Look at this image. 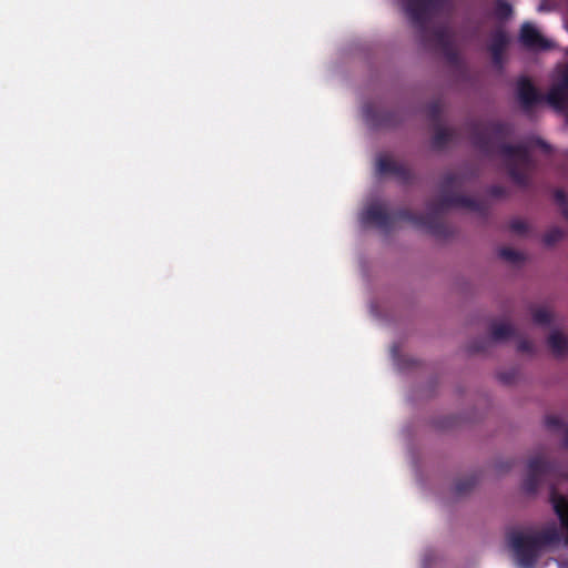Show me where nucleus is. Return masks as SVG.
Segmentation results:
<instances>
[{"label": "nucleus", "mask_w": 568, "mask_h": 568, "mask_svg": "<svg viewBox=\"0 0 568 568\" xmlns=\"http://www.w3.org/2000/svg\"><path fill=\"white\" fill-rule=\"evenodd\" d=\"M513 131V125L503 121L473 123L470 139L474 146L483 154L488 156L500 155L505 161L511 181L520 187H527L530 183V174L535 169V162L526 145H513L505 142Z\"/></svg>", "instance_id": "1"}, {"label": "nucleus", "mask_w": 568, "mask_h": 568, "mask_svg": "<svg viewBox=\"0 0 568 568\" xmlns=\"http://www.w3.org/2000/svg\"><path fill=\"white\" fill-rule=\"evenodd\" d=\"M462 186L460 178L455 173H446L440 182L442 195L437 200H430L426 206V214L414 213L408 209L394 212L393 226L396 221H404L418 229H424L436 237L446 239L450 235L448 225L442 220V214L452 207H465L474 212L485 213L486 205L483 201L453 192Z\"/></svg>", "instance_id": "2"}, {"label": "nucleus", "mask_w": 568, "mask_h": 568, "mask_svg": "<svg viewBox=\"0 0 568 568\" xmlns=\"http://www.w3.org/2000/svg\"><path fill=\"white\" fill-rule=\"evenodd\" d=\"M566 477H568V474L556 462L547 460L544 457H534L528 462L523 489L525 493L532 495L537 491L541 481L552 483ZM549 499L562 529L567 532L564 542L568 546V499L557 491L554 484H551Z\"/></svg>", "instance_id": "3"}, {"label": "nucleus", "mask_w": 568, "mask_h": 568, "mask_svg": "<svg viewBox=\"0 0 568 568\" xmlns=\"http://www.w3.org/2000/svg\"><path fill=\"white\" fill-rule=\"evenodd\" d=\"M445 0H407L405 12L413 26L417 29L423 44L433 45L446 53L452 50V37L448 27L438 26L429 28V9L442 4Z\"/></svg>", "instance_id": "4"}, {"label": "nucleus", "mask_w": 568, "mask_h": 568, "mask_svg": "<svg viewBox=\"0 0 568 568\" xmlns=\"http://www.w3.org/2000/svg\"><path fill=\"white\" fill-rule=\"evenodd\" d=\"M507 539L519 566L534 568L541 551L548 546L558 544L561 540V535L557 526L550 524L541 531L531 535L511 530L507 534Z\"/></svg>", "instance_id": "5"}, {"label": "nucleus", "mask_w": 568, "mask_h": 568, "mask_svg": "<svg viewBox=\"0 0 568 568\" xmlns=\"http://www.w3.org/2000/svg\"><path fill=\"white\" fill-rule=\"evenodd\" d=\"M362 220L365 224H373L376 227L388 232L393 229V215L378 203H373L363 212Z\"/></svg>", "instance_id": "6"}, {"label": "nucleus", "mask_w": 568, "mask_h": 568, "mask_svg": "<svg viewBox=\"0 0 568 568\" xmlns=\"http://www.w3.org/2000/svg\"><path fill=\"white\" fill-rule=\"evenodd\" d=\"M547 101L559 110L568 111V65L559 81L547 93Z\"/></svg>", "instance_id": "7"}, {"label": "nucleus", "mask_w": 568, "mask_h": 568, "mask_svg": "<svg viewBox=\"0 0 568 568\" xmlns=\"http://www.w3.org/2000/svg\"><path fill=\"white\" fill-rule=\"evenodd\" d=\"M377 171L379 174L395 175L399 181L407 183L412 180L413 174L405 164L394 161L388 155H381L377 160Z\"/></svg>", "instance_id": "8"}, {"label": "nucleus", "mask_w": 568, "mask_h": 568, "mask_svg": "<svg viewBox=\"0 0 568 568\" xmlns=\"http://www.w3.org/2000/svg\"><path fill=\"white\" fill-rule=\"evenodd\" d=\"M519 40L524 47L532 50H547L551 47L550 42L529 22L523 23Z\"/></svg>", "instance_id": "9"}, {"label": "nucleus", "mask_w": 568, "mask_h": 568, "mask_svg": "<svg viewBox=\"0 0 568 568\" xmlns=\"http://www.w3.org/2000/svg\"><path fill=\"white\" fill-rule=\"evenodd\" d=\"M517 95L525 110H529L542 100V97L538 93L536 87L526 77H521L517 82Z\"/></svg>", "instance_id": "10"}, {"label": "nucleus", "mask_w": 568, "mask_h": 568, "mask_svg": "<svg viewBox=\"0 0 568 568\" xmlns=\"http://www.w3.org/2000/svg\"><path fill=\"white\" fill-rule=\"evenodd\" d=\"M365 116L374 126H394L399 122L398 114L393 111L374 112L371 108L365 109Z\"/></svg>", "instance_id": "11"}, {"label": "nucleus", "mask_w": 568, "mask_h": 568, "mask_svg": "<svg viewBox=\"0 0 568 568\" xmlns=\"http://www.w3.org/2000/svg\"><path fill=\"white\" fill-rule=\"evenodd\" d=\"M509 43V37L504 27H496L491 33L488 43V51H505Z\"/></svg>", "instance_id": "12"}, {"label": "nucleus", "mask_w": 568, "mask_h": 568, "mask_svg": "<svg viewBox=\"0 0 568 568\" xmlns=\"http://www.w3.org/2000/svg\"><path fill=\"white\" fill-rule=\"evenodd\" d=\"M547 344L556 356L568 354V337L559 331H554L550 333L547 339Z\"/></svg>", "instance_id": "13"}, {"label": "nucleus", "mask_w": 568, "mask_h": 568, "mask_svg": "<svg viewBox=\"0 0 568 568\" xmlns=\"http://www.w3.org/2000/svg\"><path fill=\"white\" fill-rule=\"evenodd\" d=\"M515 328L507 323H494L490 327V338L494 342L506 341L515 335Z\"/></svg>", "instance_id": "14"}, {"label": "nucleus", "mask_w": 568, "mask_h": 568, "mask_svg": "<svg viewBox=\"0 0 568 568\" xmlns=\"http://www.w3.org/2000/svg\"><path fill=\"white\" fill-rule=\"evenodd\" d=\"M453 139V132L440 124L435 125V133L432 138V148L435 150L444 149Z\"/></svg>", "instance_id": "15"}, {"label": "nucleus", "mask_w": 568, "mask_h": 568, "mask_svg": "<svg viewBox=\"0 0 568 568\" xmlns=\"http://www.w3.org/2000/svg\"><path fill=\"white\" fill-rule=\"evenodd\" d=\"M514 14V9L510 3L505 0H497L494 6L493 16L499 22L509 20Z\"/></svg>", "instance_id": "16"}, {"label": "nucleus", "mask_w": 568, "mask_h": 568, "mask_svg": "<svg viewBox=\"0 0 568 568\" xmlns=\"http://www.w3.org/2000/svg\"><path fill=\"white\" fill-rule=\"evenodd\" d=\"M545 423L549 429H552V430L562 429V434H564L562 446L568 448V424H564L562 420L558 416H547Z\"/></svg>", "instance_id": "17"}, {"label": "nucleus", "mask_w": 568, "mask_h": 568, "mask_svg": "<svg viewBox=\"0 0 568 568\" xmlns=\"http://www.w3.org/2000/svg\"><path fill=\"white\" fill-rule=\"evenodd\" d=\"M478 483V478L475 475L460 478L455 483V493L457 495H465L469 493Z\"/></svg>", "instance_id": "18"}, {"label": "nucleus", "mask_w": 568, "mask_h": 568, "mask_svg": "<svg viewBox=\"0 0 568 568\" xmlns=\"http://www.w3.org/2000/svg\"><path fill=\"white\" fill-rule=\"evenodd\" d=\"M554 200L560 207L562 216L568 221V197L564 190L556 189L554 191Z\"/></svg>", "instance_id": "19"}, {"label": "nucleus", "mask_w": 568, "mask_h": 568, "mask_svg": "<svg viewBox=\"0 0 568 568\" xmlns=\"http://www.w3.org/2000/svg\"><path fill=\"white\" fill-rule=\"evenodd\" d=\"M442 103L439 101H433L427 105L428 119L435 124H439L442 116Z\"/></svg>", "instance_id": "20"}, {"label": "nucleus", "mask_w": 568, "mask_h": 568, "mask_svg": "<svg viewBox=\"0 0 568 568\" xmlns=\"http://www.w3.org/2000/svg\"><path fill=\"white\" fill-rule=\"evenodd\" d=\"M564 237V231L559 227H551L548 230L542 237L546 245H554Z\"/></svg>", "instance_id": "21"}, {"label": "nucleus", "mask_w": 568, "mask_h": 568, "mask_svg": "<svg viewBox=\"0 0 568 568\" xmlns=\"http://www.w3.org/2000/svg\"><path fill=\"white\" fill-rule=\"evenodd\" d=\"M552 315L546 308H537L532 313V321L538 325H548L551 323Z\"/></svg>", "instance_id": "22"}, {"label": "nucleus", "mask_w": 568, "mask_h": 568, "mask_svg": "<svg viewBox=\"0 0 568 568\" xmlns=\"http://www.w3.org/2000/svg\"><path fill=\"white\" fill-rule=\"evenodd\" d=\"M499 255L501 258L508 261V262H511V263H517V262H520L523 261V255L521 253H519L518 251L514 250V248H510V247H504L499 251Z\"/></svg>", "instance_id": "23"}, {"label": "nucleus", "mask_w": 568, "mask_h": 568, "mask_svg": "<svg viewBox=\"0 0 568 568\" xmlns=\"http://www.w3.org/2000/svg\"><path fill=\"white\" fill-rule=\"evenodd\" d=\"M509 229L517 234H524L528 230L527 223L521 219H514L509 223Z\"/></svg>", "instance_id": "24"}, {"label": "nucleus", "mask_w": 568, "mask_h": 568, "mask_svg": "<svg viewBox=\"0 0 568 568\" xmlns=\"http://www.w3.org/2000/svg\"><path fill=\"white\" fill-rule=\"evenodd\" d=\"M487 193L491 197H496V199L505 197L508 194L506 187H504L503 185H491L488 187Z\"/></svg>", "instance_id": "25"}, {"label": "nucleus", "mask_w": 568, "mask_h": 568, "mask_svg": "<svg viewBox=\"0 0 568 568\" xmlns=\"http://www.w3.org/2000/svg\"><path fill=\"white\" fill-rule=\"evenodd\" d=\"M491 55V62L495 68L501 70L504 67V54L505 51H489Z\"/></svg>", "instance_id": "26"}, {"label": "nucleus", "mask_w": 568, "mask_h": 568, "mask_svg": "<svg viewBox=\"0 0 568 568\" xmlns=\"http://www.w3.org/2000/svg\"><path fill=\"white\" fill-rule=\"evenodd\" d=\"M488 341L486 338H483L478 342H474L468 346V352L470 353H480L486 349V344Z\"/></svg>", "instance_id": "27"}, {"label": "nucleus", "mask_w": 568, "mask_h": 568, "mask_svg": "<svg viewBox=\"0 0 568 568\" xmlns=\"http://www.w3.org/2000/svg\"><path fill=\"white\" fill-rule=\"evenodd\" d=\"M534 345L531 341L527 338H523L517 344V349L523 353H530L532 352Z\"/></svg>", "instance_id": "28"}, {"label": "nucleus", "mask_w": 568, "mask_h": 568, "mask_svg": "<svg viewBox=\"0 0 568 568\" xmlns=\"http://www.w3.org/2000/svg\"><path fill=\"white\" fill-rule=\"evenodd\" d=\"M535 145L539 146L540 149H542L545 152H549L550 151V145L545 142L544 140L537 138L535 141H534Z\"/></svg>", "instance_id": "29"}, {"label": "nucleus", "mask_w": 568, "mask_h": 568, "mask_svg": "<svg viewBox=\"0 0 568 568\" xmlns=\"http://www.w3.org/2000/svg\"><path fill=\"white\" fill-rule=\"evenodd\" d=\"M499 378L503 383L505 384H510L513 382V374L510 373H506V374H500L499 375Z\"/></svg>", "instance_id": "30"}, {"label": "nucleus", "mask_w": 568, "mask_h": 568, "mask_svg": "<svg viewBox=\"0 0 568 568\" xmlns=\"http://www.w3.org/2000/svg\"><path fill=\"white\" fill-rule=\"evenodd\" d=\"M559 568H568V560H562L558 562Z\"/></svg>", "instance_id": "31"}]
</instances>
